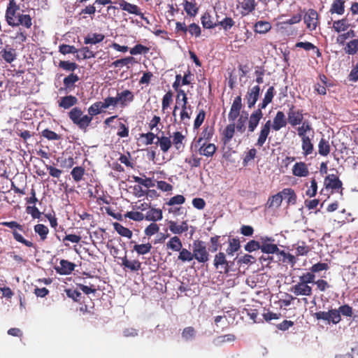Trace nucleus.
I'll return each instance as SVG.
<instances>
[{"label": "nucleus", "instance_id": "1", "mask_svg": "<svg viewBox=\"0 0 358 358\" xmlns=\"http://www.w3.org/2000/svg\"><path fill=\"white\" fill-rule=\"evenodd\" d=\"M70 120L78 127L81 130L86 131L92 122V117L85 115L83 110L78 107H75L69 113Z\"/></svg>", "mask_w": 358, "mask_h": 358}, {"label": "nucleus", "instance_id": "2", "mask_svg": "<svg viewBox=\"0 0 358 358\" xmlns=\"http://www.w3.org/2000/svg\"><path fill=\"white\" fill-rule=\"evenodd\" d=\"M192 252L194 259L200 263H205L209 260V253L206 243L202 241L197 240L193 242Z\"/></svg>", "mask_w": 358, "mask_h": 358}, {"label": "nucleus", "instance_id": "3", "mask_svg": "<svg viewBox=\"0 0 358 358\" xmlns=\"http://www.w3.org/2000/svg\"><path fill=\"white\" fill-rule=\"evenodd\" d=\"M314 317L317 320L326 321L328 324L332 323L336 324L341 320V317L338 316V313H337L336 309H331L328 312H317L314 314Z\"/></svg>", "mask_w": 358, "mask_h": 358}, {"label": "nucleus", "instance_id": "4", "mask_svg": "<svg viewBox=\"0 0 358 358\" xmlns=\"http://www.w3.org/2000/svg\"><path fill=\"white\" fill-rule=\"evenodd\" d=\"M19 10V6L17 5L15 0H9V3L6 10V20L7 23L12 27L17 26L16 12Z\"/></svg>", "mask_w": 358, "mask_h": 358}, {"label": "nucleus", "instance_id": "5", "mask_svg": "<svg viewBox=\"0 0 358 358\" xmlns=\"http://www.w3.org/2000/svg\"><path fill=\"white\" fill-rule=\"evenodd\" d=\"M213 265L215 268L219 270L220 273H228L229 272V262L227 260L224 252H220L215 255Z\"/></svg>", "mask_w": 358, "mask_h": 358}, {"label": "nucleus", "instance_id": "6", "mask_svg": "<svg viewBox=\"0 0 358 358\" xmlns=\"http://www.w3.org/2000/svg\"><path fill=\"white\" fill-rule=\"evenodd\" d=\"M304 22L306 27L310 31H313L316 29L318 24V14L314 9H309L304 16Z\"/></svg>", "mask_w": 358, "mask_h": 358}, {"label": "nucleus", "instance_id": "7", "mask_svg": "<svg viewBox=\"0 0 358 358\" xmlns=\"http://www.w3.org/2000/svg\"><path fill=\"white\" fill-rule=\"evenodd\" d=\"M287 117L289 124L293 127L300 125L303 122L302 110H294V106L289 108L287 113Z\"/></svg>", "mask_w": 358, "mask_h": 358}, {"label": "nucleus", "instance_id": "8", "mask_svg": "<svg viewBox=\"0 0 358 358\" xmlns=\"http://www.w3.org/2000/svg\"><path fill=\"white\" fill-rule=\"evenodd\" d=\"M291 292L296 296H310L312 294V287L306 283L299 281L291 288Z\"/></svg>", "mask_w": 358, "mask_h": 358}, {"label": "nucleus", "instance_id": "9", "mask_svg": "<svg viewBox=\"0 0 358 358\" xmlns=\"http://www.w3.org/2000/svg\"><path fill=\"white\" fill-rule=\"evenodd\" d=\"M242 108V99L240 96H236L231 106L228 119L230 122H234L236 119L239 116L241 110Z\"/></svg>", "mask_w": 358, "mask_h": 358}, {"label": "nucleus", "instance_id": "10", "mask_svg": "<svg viewBox=\"0 0 358 358\" xmlns=\"http://www.w3.org/2000/svg\"><path fill=\"white\" fill-rule=\"evenodd\" d=\"M298 136L301 139L306 137H313L314 131L312 127L311 123L308 120H305L296 128Z\"/></svg>", "mask_w": 358, "mask_h": 358}, {"label": "nucleus", "instance_id": "11", "mask_svg": "<svg viewBox=\"0 0 358 358\" xmlns=\"http://www.w3.org/2000/svg\"><path fill=\"white\" fill-rule=\"evenodd\" d=\"M260 94V87L257 85L249 89L245 95L248 108L254 107Z\"/></svg>", "mask_w": 358, "mask_h": 358}, {"label": "nucleus", "instance_id": "12", "mask_svg": "<svg viewBox=\"0 0 358 358\" xmlns=\"http://www.w3.org/2000/svg\"><path fill=\"white\" fill-rule=\"evenodd\" d=\"M134 98V94L129 90H123L121 92H118L116 96L117 103L122 107L127 106L129 103L133 101Z\"/></svg>", "mask_w": 358, "mask_h": 358}, {"label": "nucleus", "instance_id": "13", "mask_svg": "<svg viewBox=\"0 0 358 358\" xmlns=\"http://www.w3.org/2000/svg\"><path fill=\"white\" fill-rule=\"evenodd\" d=\"M271 127V120H268L262 126L260 132L259 134V137L256 143L257 146L262 147L265 143L266 138L270 134Z\"/></svg>", "mask_w": 358, "mask_h": 358}, {"label": "nucleus", "instance_id": "14", "mask_svg": "<svg viewBox=\"0 0 358 358\" xmlns=\"http://www.w3.org/2000/svg\"><path fill=\"white\" fill-rule=\"evenodd\" d=\"M263 117L262 109L255 110L250 116L248 122V131L253 132Z\"/></svg>", "mask_w": 358, "mask_h": 358}, {"label": "nucleus", "instance_id": "15", "mask_svg": "<svg viewBox=\"0 0 358 358\" xmlns=\"http://www.w3.org/2000/svg\"><path fill=\"white\" fill-rule=\"evenodd\" d=\"M75 266V264L68 260L62 259L59 262V266H56L55 270L61 275H69L74 270Z\"/></svg>", "mask_w": 358, "mask_h": 358}, {"label": "nucleus", "instance_id": "16", "mask_svg": "<svg viewBox=\"0 0 358 358\" xmlns=\"http://www.w3.org/2000/svg\"><path fill=\"white\" fill-rule=\"evenodd\" d=\"M169 230L174 234H180L189 229V226L186 221H183L178 224L175 221L170 220L168 222Z\"/></svg>", "mask_w": 358, "mask_h": 358}, {"label": "nucleus", "instance_id": "17", "mask_svg": "<svg viewBox=\"0 0 358 358\" xmlns=\"http://www.w3.org/2000/svg\"><path fill=\"white\" fill-rule=\"evenodd\" d=\"M287 121L284 113L282 111H278L273 118V124H271L272 129L277 131L285 127Z\"/></svg>", "mask_w": 358, "mask_h": 358}, {"label": "nucleus", "instance_id": "18", "mask_svg": "<svg viewBox=\"0 0 358 358\" xmlns=\"http://www.w3.org/2000/svg\"><path fill=\"white\" fill-rule=\"evenodd\" d=\"M324 185L327 188L337 190L341 188L342 182L336 175L331 174L326 177Z\"/></svg>", "mask_w": 358, "mask_h": 358}, {"label": "nucleus", "instance_id": "19", "mask_svg": "<svg viewBox=\"0 0 358 358\" xmlns=\"http://www.w3.org/2000/svg\"><path fill=\"white\" fill-rule=\"evenodd\" d=\"M217 20H218V15H216ZM202 26L205 29H213L217 26V20L213 21L212 16L209 13L206 12L201 17Z\"/></svg>", "mask_w": 358, "mask_h": 358}, {"label": "nucleus", "instance_id": "20", "mask_svg": "<svg viewBox=\"0 0 358 358\" xmlns=\"http://www.w3.org/2000/svg\"><path fill=\"white\" fill-rule=\"evenodd\" d=\"M292 173L298 177H306L308 175L309 171L304 162H297L293 166Z\"/></svg>", "mask_w": 358, "mask_h": 358}, {"label": "nucleus", "instance_id": "21", "mask_svg": "<svg viewBox=\"0 0 358 358\" xmlns=\"http://www.w3.org/2000/svg\"><path fill=\"white\" fill-rule=\"evenodd\" d=\"M162 210L158 208H150L147 211L145 216V219L148 221H152L153 222L159 221L162 219Z\"/></svg>", "mask_w": 358, "mask_h": 358}, {"label": "nucleus", "instance_id": "22", "mask_svg": "<svg viewBox=\"0 0 358 358\" xmlns=\"http://www.w3.org/2000/svg\"><path fill=\"white\" fill-rule=\"evenodd\" d=\"M240 6L242 15H247L255 10L256 3L255 0H243L240 3Z\"/></svg>", "mask_w": 358, "mask_h": 358}, {"label": "nucleus", "instance_id": "23", "mask_svg": "<svg viewBox=\"0 0 358 358\" xmlns=\"http://www.w3.org/2000/svg\"><path fill=\"white\" fill-rule=\"evenodd\" d=\"M78 99L76 96L72 95L62 97L59 101V106L64 109H68L71 106L76 105Z\"/></svg>", "mask_w": 358, "mask_h": 358}, {"label": "nucleus", "instance_id": "24", "mask_svg": "<svg viewBox=\"0 0 358 358\" xmlns=\"http://www.w3.org/2000/svg\"><path fill=\"white\" fill-rule=\"evenodd\" d=\"M275 94V89L273 86L268 87L266 92L264 94V97L262 101L259 104L258 108L260 109H264L268 103H270Z\"/></svg>", "mask_w": 358, "mask_h": 358}, {"label": "nucleus", "instance_id": "25", "mask_svg": "<svg viewBox=\"0 0 358 358\" xmlns=\"http://www.w3.org/2000/svg\"><path fill=\"white\" fill-rule=\"evenodd\" d=\"M282 199L286 200L288 205H293L296 201V195L291 188H285L281 191Z\"/></svg>", "mask_w": 358, "mask_h": 358}, {"label": "nucleus", "instance_id": "26", "mask_svg": "<svg viewBox=\"0 0 358 358\" xmlns=\"http://www.w3.org/2000/svg\"><path fill=\"white\" fill-rule=\"evenodd\" d=\"M119 5L121 9L129 13L135 14L136 15H140V10L136 5L128 3L124 0H121Z\"/></svg>", "mask_w": 358, "mask_h": 358}, {"label": "nucleus", "instance_id": "27", "mask_svg": "<svg viewBox=\"0 0 358 358\" xmlns=\"http://www.w3.org/2000/svg\"><path fill=\"white\" fill-rule=\"evenodd\" d=\"M345 12V1L344 0H334L330 8L331 14L336 13L338 15H343Z\"/></svg>", "mask_w": 358, "mask_h": 358}, {"label": "nucleus", "instance_id": "28", "mask_svg": "<svg viewBox=\"0 0 358 358\" xmlns=\"http://www.w3.org/2000/svg\"><path fill=\"white\" fill-rule=\"evenodd\" d=\"M122 266L131 271H137L141 268V264L138 260L129 261L124 257L122 258Z\"/></svg>", "mask_w": 358, "mask_h": 358}, {"label": "nucleus", "instance_id": "29", "mask_svg": "<svg viewBox=\"0 0 358 358\" xmlns=\"http://www.w3.org/2000/svg\"><path fill=\"white\" fill-rule=\"evenodd\" d=\"M166 247L168 249H170L175 252H180L182 248V244L180 239L175 236L170 238V240L166 243Z\"/></svg>", "mask_w": 358, "mask_h": 358}, {"label": "nucleus", "instance_id": "30", "mask_svg": "<svg viewBox=\"0 0 358 358\" xmlns=\"http://www.w3.org/2000/svg\"><path fill=\"white\" fill-rule=\"evenodd\" d=\"M216 151V146L213 143L206 145L203 143L199 148V153L206 157H212Z\"/></svg>", "mask_w": 358, "mask_h": 358}, {"label": "nucleus", "instance_id": "31", "mask_svg": "<svg viewBox=\"0 0 358 358\" xmlns=\"http://www.w3.org/2000/svg\"><path fill=\"white\" fill-rule=\"evenodd\" d=\"M104 35L101 34H90L84 38V43L85 44H96L101 42L104 39Z\"/></svg>", "mask_w": 358, "mask_h": 358}, {"label": "nucleus", "instance_id": "32", "mask_svg": "<svg viewBox=\"0 0 358 358\" xmlns=\"http://www.w3.org/2000/svg\"><path fill=\"white\" fill-rule=\"evenodd\" d=\"M301 148L305 156H308L313 152V144L311 142V137H306L301 139Z\"/></svg>", "mask_w": 358, "mask_h": 358}, {"label": "nucleus", "instance_id": "33", "mask_svg": "<svg viewBox=\"0 0 358 358\" xmlns=\"http://www.w3.org/2000/svg\"><path fill=\"white\" fill-rule=\"evenodd\" d=\"M185 136L180 131H176L173 134V144L177 150H182L184 148L183 141Z\"/></svg>", "mask_w": 358, "mask_h": 358}, {"label": "nucleus", "instance_id": "34", "mask_svg": "<svg viewBox=\"0 0 358 358\" xmlns=\"http://www.w3.org/2000/svg\"><path fill=\"white\" fill-rule=\"evenodd\" d=\"M196 335V330L192 327L185 328L182 332V338L187 342L192 341Z\"/></svg>", "mask_w": 358, "mask_h": 358}, {"label": "nucleus", "instance_id": "35", "mask_svg": "<svg viewBox=\"0 0 358 358\" xmlns=\"http://www.w3.org/2000/svg\"><path fill=\"white\" fill-rule=\"evenodd\" d=\"M271 29V24L266 21H258L255 24V31L259 34H266Z\"/></svg>", "mask_w": 358, "mask_h": 358}, {"label": "nucleus", "instance_id": "36", "mask_svg": "<svg viewBox=\"0 0 358 358\" xmlns=\"http://www.w3.org/2000/svg\"><path fill=\"white\" fill-rule=\"evenodd\" d=\"M115 230L122 236L131 238L132 237V231L127 227H124L118 222L113 223Z\"/></svg>", "mask_w": 358, "mask_h": 358}, {"label": "nucleus", "instance_id": "37", "mask_svg": "<svg viewBox=\"0 0 358 358\" xmlns=\"http://www.w3.org/2000/svg\"><path fill=\"white\" fill-rule=\"evenodd\" d=\"M292 248L296 250L297 255H306L310 251L309 247L303 241H298L292 245Z\"/></svg>", "mask_w": 358, "mask_h": 358}, {"label": "nucleus", "instance_id": "38", "mask_svg": "<svg viewBox=\"0 0 358 358\" xmlns=\"http://www.w3.org/2000/svg\"><path fill=\"white\" fill-rule=\"evenodd\" d=\"M349 27L350 24L345 18L334 21L333 23V29L338 33L346 31Z\"/></svg>", "mask_w": 358, "mask_h": 358}, {"label": "nucleus", "instance_id": "39", "mask_svg": "<svg viewBox=\"0 0 358 358\" xmlns=\"http://www.w3.org/2000/svg\"><path fill=\"white\" fill-rule=\"evenodd\" d=\"M135 62H136L135 58H134L133 57H125L123 59H117V60L114 61L113 62L112 65L114 67H119V68L126 66L127 67V69H129V65L133 64Z\"/></svg>", "mask_w": 358, "mask_h": 358}, {"label": "nucleus", "instance_id": "40", "mask_svg": "<svg viewBox=\"0 0 358 358\" xmlns=\"http://www.w3.org/2000/svg\"><path fill=\"white\" fill-rule=\"evenodd\" d=\"M1 52L3 59L8 63H11L16 59L15 50L8 46H6Z\"/></svg>", "mask_w": 358, "mask_h": 358}, {"label": "nucleus", "instance_id": "41", "mask_svg": "<svg viewBox=\"0 0 358 358\" xmlns=\"http://www.w3.org/2000/svg\"><path fill=\"white\" fill-rule=\"evenodd\" d=\"M282 200V193L280 192L269 198L267 205L269 208H278L281 205Z\"/></svg>", "mask_w": 358, "mask_h": 358}, {"label": "nucleus", "instance_id": "42", "mask_svg": "<svg viewBox=\"0 0 358 358\" xmlns=\"http://www.w3.org/2000/svg\"><path fill=\"white\" fill-rule=\"evenodd\" d=\"M318 152L322 156H327L330 152V145L328 141L322 138L318 144Z\"/></svg>", "mask_w": 358, "mask_h": 358}, {"label": "nucleus", "instance_id": "43", "mask_svg": "<svg viewBox=\"0 0 358 358\" xmlns=\"http://www.w3.org/2000/svg\"><path fill=\"white\" fill-rule=\"evenodd\" d=\"M103 106L101 101H97L91 105L88 108V116L93 117V116L96 115L101 113L102 110H103Z\"/></svg>", "mask_w": 358, "mask_h": 358}, {"label": "nucleus", "instance_id": "44", "mask_svg": "<svg viewBox=\"0 0 358 358\" xmlns=\"http://www.w3.org/2000/svg\"><path fill=\"white\" fill-rule=\"evenodd\" d=\"M261 251L266 254H276L279 256V250L277 245L274 243L261 245Z\"/></svg>", "mask_w": 358, "mask_h": 358}, {"label": "nucleus", "instance_id": "45", "mask_svg": "<svg viewBox=\"0 0 358 358\" xmlns=\"http://www.w3.org/2000/svg\"><path fill=\"white\" fill-rule=\"evenodd\" d=\"M345 53L348 55H355L358 51V38L349 41L344 48Z\"/></svg>", "mask_w": 358, "mask_h": 358}, {"label": "nucleus", "instance_id": "46", "mask_svg": "<svg viewBox=\"0 0 358 358\" xmlns=\"http://www.w3.org/2000/svg\"><path fill=\"white\" fill-rule=\"evenodd\" d=\"M280 260H282L285 263H288L294 266L296 262L295 257L289 253L285 252L284 250L279 252Z\"/></svg>", "mask_w": 358, "mask_h": 358}, {"label": "nucleus", "instance_id": "47", "mask_svg": "<svg viewBox=\"0 0 358 358\" xmlns=\"http://www.w3.org/2000/svg\"><path fill=\"white\" fill-rule=\"evenodd\" d=\"M77 57L78 59H90L95 57V54L90 50L88 47H83L80 50H78Z\"/></svg>", "mask_w": 358, "mask_h": 358}, {"label": "nucleus", "instance_id": "48", "mask_svg": "<svg viewBox=\"0 0 358 358\" xmlns=\"http://www.w3.org/2000/svg\"><path fill=\"white\" fill-rule=\"evenodd\" d=\"M235 128L236 124H234V122L227 126L223 131L225 142H229L231 140L235 133Z\"/></svg>", "mask_w": 358, "mask_h": 358}, {"label": "nucleus", "instance_id": "49", "mask_svg": "<svg viewBox=\"0 0 358 358\" xmlns=\"http://www.w3.org/2000/svg\"><path fill=\"white\" fill-rule=\"evenodd\" d=\"M178 259L182 262H191L194 259L193 252L186 248H182L180 251Z\"/></svg>", "mask_w": 358, "mask_h": 358}, {"label": "nucleus", "instance_id": "50", "mask_svg": "<svg viewBox=\"0 0 358 358\" xmlns=\"http://www.w3.org/2000/svg\"><path fill=\"white\" fill-rule=\"evenodd\" d=\"M240 248V241L237 238L229 239V247L227 249V253L229 255H233L234 252H237Z\"/></svg>", "mask_w": 358, "mask_h": 358}, {"label": "nucleus", "instance_id": "51", "mask_svg": "<svg viewBox=\"0 0 358 358\" xmlns=\"http://www.w3.org/2000/svg\"><path fill=\"white\" fill-rule=\"evenodd\" d=\"M184 9L189 16H195L198 13V8L195 3L185 1L184 3Z\"/></svg>", "mask_w": 358, "mask_h": 358}, {"label": "nucleus", "instance_id": "52", "mask_svg": "<svg viewBox=\"0 0 358 358\" xmlns=\"http://www.w3.org/2000/svg\"><path fill=\"white\" fill-rule=\"evenodd\" d=\"M79 80V77L74 73H71L64 79V85L66 89H72L75 83Z\"/></svg>", "mask_w": 358, "mask_h": 358}, {"label": "nucleus", "instance_id": "53", "mask_svg": "<svg viewBox=\"0 0 358 358\" xmlns=\"http://www.w3.org/2000/svg\"><path fill=\"white\" fill-rule=\"evenodd\" d=\"M152 245L150 243L135 245L134 246V250L136 251L138 255H146L150 252Z\"/></svg>", "mask_w": 358, "mask_h": 358}, {"label": "nucleus", "instance_id": "54", "mask_svg": "<svg viewBox=\"0 0 358 358\" xmlns=\"http://www.w3.org/2000/svg\"><path fill=\"white\" fill-rule=\"evenodd\" d=\"M84 173L85 169L82 166H76L72 169L71 172L72 178L76 182L80 181L84 176Z\"/></svg>", "mask_w": 358, "mask_h": 358}, {"label": "nucleus", "instance_id": "55", "mask_svg": "<svg viewBox=\"0 0 358 358\" xmlns=\"http://www.w3.org/2000/svg\"><path fill=\"white\" fill-rule=\"evenodd\" d=\"M34 231L40 236L41 239L43 241L47 238V235L49 232L48 228L42 224L35 225Z\"/></svg>", "mask_w": 358, "mask_h": 358}, {"label": "nucleus", "instance_id": "56", "mask_svg": "<svg viewBox=\"0 0 358 358\" xmlns=\"http://www.w3.org/2000/svg\"><path fill=\"white\" fill-rule=\"evenodd\" d=\"M235 24L231 17H226L223 20L219 21L217 20V25H220L224 31L229 30Z\"/></svg>", "mask_w": 358, "mask_h": 358}, {"label": "nucleus", "instance_id": "57", "mask_svg": "<svg viewBox=\"0 0 358 358\" xmlns=\"http://www.w3.org/2000/svg\"><path fill=\"white\" fill-rule=\"evenodd\" d=\"M157 143L164 152H167L171 145V141L170 138L165 136L158 138Z\"/></svg>", "mask_w": 358, "mask_h": 358}, {"label": "nucleus", "instance_id": "58", "mask_svg": "<svg viewBox=\"0 0 358 358\" xmlns=\"http://www.w3.org/2000/svg\"><path fill=\"white\" fill-rule=\"evenodd\" d=\"M213 135V129L210 127H206L201 133V136L197 140L196 143L198 145H201V142L203 139L209 140L212 138Z\"/></svg>", "mask_w": 358, "mask_h": 358}, {"label": "nucleus", "instance_id": "59", "mask_svg": "<svg viewBox=\"0 0 358 358\" xmlns=\"http://www.w3.org/2000/svg\"><path fill=\"white\" fill-rule=\"evenodd\" d=\"M16 22L17 26L22 24L27 28L31 27L32 24L31 18L29 15H20Z\"/></svg>", "mask_w": 358, "mask_h": 358}, {"label": "nucleus", "instance_id": "60", "mask_svg": "<svg viewBox=\"0 0 358 358\" xmlns=\"http://www.w3.org/2000/svg\"><path fill=\"white\" fill-rule=\"evenodd\" d=\"M336 310L338 313V316L341 317V315L346 317H351L353 313L352 308L349 305L341 306L338 309H336Z\"/></svg>", "mask_w": 358, "mask_h": 358}, {"label": "nucleus", "instance_id": "61", "mask_svg": "<svg viewBox=\"0 0 358 358\" xmlns=\"http://www.w3.org/2000/svg\"><path fill=\"white\" fill-rule=\"evenodd\" d=\"M59 66L69 71H73L78 68V65L75 62H71L69 61H60Z\"/></svg>", "mask_w": 358, "mask_h": 358}, {"label": "nucleus", "instance_id": "62", "mask_svg": "<svg viewBox=\"0 0 358 358\" xmlns=\"http://www.w3.org/2000/svg\"><path fill=\"white\" fill-rule=\"evenodd\" d=\"M159 231V225L155 222H152L145 229L144 233L147 236L150 237L157 234Z\"/></svg>", "mask_w": 358, "mask_h": 358}, {"label": "nucleus", "instance_id": "63", "mask_svg": "<svg viewBox=\"0 0 358 358\" xmlns=\"http://www.w3.org/2000/svg\"><path fill=\"white\" fill-rule=\"evenodd\" d=\"M315 278V274L313 273L311 271H310V272L303 273V275L299 276V281L306 283V284L314 283Z\"/></svg>", "mask_w": 358, "mask_h": 358}, {"label": "nucleus", "instance_id": "64", "mask_svg": "<svg viewBox=\"0 0 358 358\" xmlns=\"http://www.w3.org/2000/svg\"><path fill=\"white\" fill-rule=\"evenodd\" d=\"M245 250L249 252H252L257 250H261L260 243L254 240L250 241L245 245Z\"/></svg>", "mask_w": 358, "mask_h": 358}]
</instances>
